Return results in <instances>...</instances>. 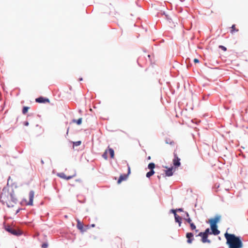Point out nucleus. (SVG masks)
<instances>
[{
    "label": "nucleus",
    "mask_w": 248,
    "mask_h": 248,
    "mask_svg": "<svg viewBox=\"0 0 248 248\" xmlns=\"http://www.w3.org/2000/svg\"><path fill=\"white\" fill-rule=\"evenodd\" d=\"M0 201L8 207H13L17 201V198L12 188L5 187L0 196Z\"/></svg>",
    "instance_id": "obj_1"
},
{
    "label": "nucleus",
    "mask_w": 248,
    "mask_h": 248,
    "mask_svg": "<svg viewBox=\"0 0 248 248\" xmlns=\"http://www.w3.org/2000/svg\"><path fill=\"white\" fill-rule=\"evenodd\" d=\"M229 248H242L243 244L239 237L226 232L224 234Z\"/></svg>",
    "instance_id": "obj_2"
},
{
    "label": "nucleus",
    "mask_w": 248,
    "mask_h": 248,
    "mask_svg": "<svg viewBox=\"0 0 248 248\" xmlns=\"http://www.w3.org/2000/svg\"><path fill=\"white\" fill-rule=\"evenodd\" d=\"M220 219V217L219 216H217L214 218H211L208 221V222L210 225L212 233L215 235H217L220 233V231L217 229V223L219 222Z\"/></svg>",
    "instance_id": "obj_3"
},
{
    "label": "nucleus",
    "mask_w": 248,
    "mask_h": 248,
    "mask_svg": "<svg viewBox=\"0 0 248 248\" xmlns=\"http://www.w3.org/2000/svg\"><path fill=\"white\" fill-rule=\"evenodd\" d=\"M128 167V172L126 174H121L117 181L118 184H120L123 181H125L127 179L129 175L131 173L130 167L128 164H127Z\"/></svg>",
    "instance_id": "obj_4"
},
{
    "label": "nucleus",
    "mask_w": 248,
    "mask_h": 248,
    "mask_svg": "<svg viewBox=\"0 0 248 248\" xmlns=\"http://www.w3.org/2000/svg\"><path fill=\"white\" fill-rule=\"evenodd\" d=\"M57 175L63 179H65L67 180H70L76 176V172L75 170H74L72 173L71 175L67 176L64 173L61 172L57 173Z\"/></svg>",
    "instance_id": "obj_5"
},
{
    "label": "nucleus",
    "mask_w": 248,
    "mask_h": 248,
    "mask_svg": "<svg viewBox=\"0 0 248 248\" xmlns=\"http://www.w3.org/2000/svg\"><path fill=\"white\" fill-rule=\"evenodd\" d=\"M77 227L78 230L80 231L81 232H85L89 228L88 225L85 226L84 227L83 223L82 222H81L79 219H77Z\"/></svg>",
    "instance_id": "obj_6"
},
{
    "label": "nucleus",
    "mask_w": 248,
    "mask_h": 248,
    "mask_svg": "<svg viewBox=\"0 0 248 248\" xmlns=\"http://www.w3.org/2000/svg\"><path fill=\"white\" fill-rule=\"evenodd\" d=\"M197 236L202 237L201 240L203 243H211V241L209 239H208V238H207L208 235L204 234L202 232H201L198 234V235Z\"/></svg>",
    "instance_id": "obj_7"
},
{
    "label": "nucleus",
    "mask_w": 248,
    "mask_h": 248,
    "mask_svg": "<svg viewBox=\"0 0 248 248\" xmlns=\"http://www.w3.org/2000/svg\"><path fill=\"white\" fill-rule=\"evenodd\" d=\"M180 159L178 157L177 154L174 153V158L173 159V164L174 167H178L180 166Z\"/></svg>",
    "instance_id": "obj_8"
},
{
    "label": "nucleus",
    "mask_w": 248,
    "mask_h": 248,
    "mask_svg": "<svg viewBox=\"0 0 248 248\" xmlns=\"http://www.w3.org/2000/svg\"><path fill=\"white\" fill-rule=\"evenodd\" d=\"M34 196V192L33 191L31 190L29 193V201L27 203L28 205H33V200Z\"/></svg>",
    "instance_id": "obj_9"
},
{
    "label": "nucleus",
    "mask_w": 248,
    "mask_h": 248,
    "mask_svg": "<svg viewBox=\"0 0 248 248\" xmlns=\"http://www.w3.org/2000/svg\"><path fill=\"white\" fill-rule=\"evenodd\" d=\"M35 101L39 103H45L46 102H49V100L48 99L44 98L42 96L36 98Z\"/></svg>",
    "instance_id": "obj_10"
},
{
    "label": "nucleus",
    "mask_w": 248,
    "mask_h": 248,
    "mask_svg": "<svg viewBox=\"0 0 248 248\" xmlns=\"http://www.w3.org/2000/svg\"><path fill=\"white\" fill-rule=\"evenodd\" d=\"M186 237L187 238V242L189 244H191L193 240V234L191 232H187L186 234Z\"/></svg>",
    "instance_id": "obj_11"
},
{
    "label": "nucleus",
    "mask_w": 248,
    "mask_h": 248,
    "mask_svg": "<svg viewBox=\"0 0 248 248\" xmlns=\"http://www.w3.org/2000/svg\"><path fill=\"white\" fill-rule=\"evenodd\" d=\"M6 230L10 232L11 233L14 234V235H18V233L17 232V231L10 227V226H7L5 228Z\"/></svg>",
    "instance_id": "obj_12"
},
{
    "label": "nucleus",
    "mask_w": 248,
    "mask_h": 248,
    "mask_svg": "<svg viewBox=\"0 0 248 248\" xmlns=\"http://www.w3.org/2000/svg\"><path fill=\"white\" fill-rule=\"evenodd\" d=\"M166 169H168L167 170H165V174L167 176H171L173 175V168H169L165 167Z\"/></svg>",
    "instance_id": "obj_13"
},
{
    "label": "nucleus",
    "mask_w": 248,
    "mask_h": 248,
    "mask_svg": "<svg viewBox=\"0 0 248 248\" xmlns=\"http://www.w3.org/2000/svg\"><path fill=\"white\" fill-rule=\"evenodd\" d=\"M174 217L175 221L179 223V225L180 226L181 224L182 217L178 216L177 214H175Z\"/></svg>",
    "instance_id": "obj_14"
},
{
    "label": "nucleus",
    "mask_w": 248,
    "mask_h": 248,
    "mask_svg": "<svg viewBox=\"0 0 248 248\" xmlns=\"http://www.w3.org/2000/svg\"><path fill=\"white\" fill-rule=\"evenodd\" d=\"M111 158H113L114 157V152L113 149L110 148L109 146L108 147V150H107Z\"/></svg>",
    "instance_id": "obj_15"
},
{
    "label": "nucleus",
    "mask_w": 248,
    "mask_h": 248,
    "mask_svg": "<svg viewBox=\"0 0 248 248\" xmlns=\"http://www.w3.org/2000/svg\"><path fill=\"white\" fill-rule=\"evenodd\" d=\"M231 29H232V30L231 31V32L232 34H233L234 32L238 31V29H236L235 25H232L231 27Z\"/></svg>",
    "instance_id": "obj_16"
},
{
    "label": "nucleus",
    "mask_w": 248,
    "mask_h": 248,
    "mask_svg": "<svg viewBox=\"0 0 248 248\" xmlns=\"http://www.w3.org/2000/svg\"><path fill=\"white\" fill-rule=\"evenodd\" d=\"M82 119L81 118H79L78 120H73V122L76 123L78 125H80L82 123Z\"/></svg>",
    "instance_id": "obj_17"
},
{
    "label": "nucleus",
    "mask_w": 248,
    "mask_h": 248,
    "mask_svg": "<svg viewBox=\"0 0 248 248\" xmlns=\"http://www.w3.org/2000/svg\"><path fill=\"white\" fill-rule=\"evenodd\" d=\"M155 173V171L154 170H151L149 172L146 173V177L148 178H150L151 176H152Z\"/></svg>",
    "instance_id": "obj_18"
},
{
    "label": "nucleus",
    "mask_w": 248,
    "mask_h": 248,
    "mask_svg": "<svg viewBox=\"0 0 248 248\" xmlns=\"http://www.w3.org/2000/svg\"><path fill=\"white\" fill-rule=\"evenodd\" d=\"M165 141L167 144H169L170 145H173L174 144V141L170 139H167Z\"/></svg>",
    "instance_id": "obj_19"
},
{
    "label": "nucleus",
    "mask_w": 248,
    "mask_h": 248,
    "mask_svg": "<svg viewBox=\"0 0 248 248\" xmlns=\"http://www.w3.org/2000/svg\"><path fill=\"white\" fill-rule=\"evenodd\" d=\"M155 167V164L154 163H150L149 164L148 166V169H150L151 170H153V169Z\"/></svg>",
    "instance_id": "obj_20"
},
{
    "label": "nucleus",
    "mask_w": 248,
    "mask_h": 248,
    "mask_svg": "<svg viewBox=\"0 0 248 248\" xmlns=\"http://www.w3.org/2000/svg\"><path fill=\"white\" fill-rule=\"evenodd\" d=\"M30 107H24L22 109V113L24 114H25L29 109Z\"/></svg>",
    "instance_id": "obj_21"
},
{
    "label": "nucleus",
    "mask_w": 248,
    "mask_h": 248,
    "mask_svg": "<svg viewBox=\"0 0 248 248\" xmlns=\"http://www.w3.org/2000/svg\"><path fill=\"white\" fill-rule=\"evenodd\" d=\"M202 232L207 235L213 234L212 232L210 231V229L209 228L206 229L205 231Z\"/></svg>",
    "instance_id": "obj_22"
},
{
    "label": "nucleus",
    "mask_w": 248,
    "mask_h": 248,
    "mask_svg": "<svg viewBox=\"0 0 248 248\" xmlns=\"http://www.w3.org/2000/svg\"><path fill=\"white\" fill-rule=\"evenodd\" d=\"M107 153H108V150H106L105 151V152L103 153V155H102V157L106 160H107L108 159V155H107Z\"/></svg>",
    "instance_id": "obj_23"
},
{
    "label": "nucleus",
    "mask_w": 248,
    "mask_h": 248,
    "mask_svg": "<svg viewBox=\"0 0 248 248\" xmlns=\"http://www.w3.org/2000/svg\"><path fill=\"white\" fill-rule=\"evenodd\" d=\"M190 226L191 229L192 230H195L196 228V226L192 222L190 224Z\"/></svg>",
    "instance_id": "obj_24"
},
{
    "label": "nucleus",
    "mask_w": 248,
    "mask_h": 248,
    "mask_svg": "<svg viewBox=\"0 0 248 248\" xmlns=\"http://www.w3.org/2000/svg\"><path fill=\"white\" fill-rule=\"evenodd\" d=\"M80 144H81L80 141H78L74 142V145H75V146H79V145H80Z\"/></svg>",
    "instance_id": "obj_25"
},
{
    "label": "nucleus",
    "mask_w": 248,
    "mask_h": 248,
    "mask_svg": "<svg viewBox=\"0 0 248 248\" xmlns=\"http://www.w3.org/2000/svg\"><path fill=\"white\" fill-rule=\"evenodd\" d=\"M185 220L189 224L192 223V221L189 217L186 218Z\"/></svg>",
    "instance_id": "obj_26"
},
{
    "label": "nucleus",
    "mask_w": 248,
    "mask_h": 248,
    "mask_svg": "<svg viewBox=\"0 0 248 248\" xmlns=\"http://www.w3.org/2000/svg\"><path fill=\"white\" fill-rule=\"evenodd\" d=\"M47 247H48V245H47V244H46V243H44V244H42V247L43 248H47Z\"/></svg>",
    "instance_id": "obj_27"
},
{
    "label": "nucleus",
    "mask_w": 248,
    "mask_h": 248,
    "mask_svg": "<svg viewBox=\"0 0 248 248\" xmlns=\"http://www.w3.org/2000/svg\"><path fill=\"white\" fill-rule=\"evenodd\" d=\"M219 48H221L223 50L226 51L227 50L226 48L223 46H219Z\"/></svg>",
    "instance_id": "obj_28"
},
{
    "label": "nucleus",
    "mask_w": 248,
    "mask_h": 248,
    "mask_svg": "<svg viewBox=\"0 0 248 248\" xmlns=\"http://www.w3.org/2000/svg\"><path fill=\"white\" fill-rule=\"evenodd\" d=\"M176 209H171V212L173 213L174 216H175V214H176Z\"/></svg>",
    "instance_id": "obj_29"
},
{
    "label": "nucleus",
    "mask_w": 248,
    "mask_h": 248,
    "mask_svg": "<svg viewBox=\"0 0 248 248\" xmlns=\"http://www.w3.org/2000/svg\"><path fill=\"white\" fill-rule=\"evenodd\" d=\"M194 62L195 63H198L199 62V60L198 59L196 58V59H194Z\"/></svg>",
    "instance_id": "obj_30"
},
{
    "label": "nucleus",
    "mask_w": 248,
    "mask_h": 248,
    "mask_svg": "<svg viewBox=\"0 0 248 248\" xmlns=\"http://www.w3.org/2000/svg\"><path fill=\"white\" fill-rule=\"evenodd\" d=\"M176 210L177 211H179V212H182L183 211V210L182 208H178V209H176Z\"/></svg>",
    "instance_id": "obj_31"
},
{
    "label": "nucleus",
    "mask_w": 248,
    "mask_h": 248,
    "mask_svg": "<svg viewBox=\"0 0 248 248\" xmlns=\"http://www.w3.org/2000/svg\"><path fill=\"white\" fill-rule=\"evenodd\" d=\"M24 125H25V126H28V125H29V123H28V122H24Z\"/></svg>",
    "instance_id": "obj_32"
},
{
    "label": "nucleus",
    "mask_w": 248,
    "mask_h": 248,
    "mask_svg": "<svg viewBox=\"0 0 248 248\" xmlns=\"http://www.w3.org/2000/svg\"><path fill=\"white\" fill-rule=\"evenodd\" d=\"M10 179H11V177L9 176L8 179V181H7V185L9 184Z\"/></svg>",
    "instance_id": "obj_33"
},
{
    "label": "nucleus",
    "mask_w": 248,
    "mask_h": 248,
    "mask_svg": "<svg viewBox=\"0 0 248 248\" xmlns=\"http://www.w3.org/2000/svg\"><path fill=\"white\" fill-rule=\"evenodd\" d=\"M186 217H187V218L189 217V216L188 213L187 212H186Z\"/></svg>",
    "instance_id": "obj_34"
},
{
    "label": "nucleus",
    "mask_w": 248,
    "mask_h": 248,
    "mask_svg": "<svg viewBox=\"0 0 248 248\" xmlns=\"http://www.w3.org/2000/svg\"><path fill=\"white\" fill-rule=\"evenodd\" d=\"M91 226H92V227H94L95 226V225H94V224H92V225H91Z\"/></svg>",
    "instance_id": "obj_35"
},
{
    "label": "nucleus",
    "mask_w": 248,
    "mask_h": 248,
    "mask_svg": "<svg viewBox=\"0 0 248 248\" xmlns=\"http://www.w3.org/2000/svg\"><path fill=\"white\" fill-rule=\"evenodd\" d=\"M157 177H158V178L159 179H160V176H157Z\"/></svg>",
    "instance_id": "obj_36"
},
{
    "label": "nucleus",
    "mask_w": 248,
    "mask_h": 248,
    "mask_svg": "<svg viewBox=\"0 0 248 248\" xmlns=\"http://www.w3.org/2000/svg\"><path fill=\"white\" fill-rule=\"evenodd\" d=\"M68 131H69V128H68V129H67V134H68Z\"/></svg>",
    "instance_id": "obj_37"
},
{
    "label": "nucleus",
    "mask_w": 248,
    "mask_h": 248,
    "mask_svg": "<svg viewBox=\"0 0 248 248\" xmlns=\"http://www.w3.org/2000/svg\"><path fill=\"white\" fill-rule=\"evenodd\" d=\"M148 159H151V157H150V156H149V157H148Z\"/></svg>",
    "instance_id": "obj_38"
},
{
    "label": "nucleus",
    "mask_w": 248,
    "mask_h": 248,
    "mask_svg": "<svg viewBox=\"0 0 248 248\" xmlns=\"http://www.w3.org/2000/svg\"><path fill=\"white\" fill-rule=\"evenodd\" d=\"M41 163H42V164H44V161H43V160H42V161H41Z\"/></svg>",
    "instance_id": "obj_39"
},
{
    "label": "nucleus",
    "mask_w": 248,
    "mask_h": 248,
    "mask_svg": "<svg viewBox=\"0 0 248 248\" xmlns=\"http://www.w3.org/2000/svg\"><path fill=\"white\" fill-rule=\"evenodd\" d=\"M195 231H196V232H198V230H196Z\"/></svg>",
    "instance_id": "obj_40"
}]
</instances>
